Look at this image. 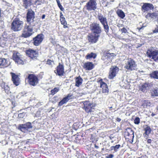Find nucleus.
<instances>
[{"label": "nucleus", "instance_id": "28", "mask_svg": "<svg viewBox=\"0 0 158 158\" xmlns=\"http://www.w3.org/2000/svg\"><path fill=\"white\" fill-rule=\"evenodd\" d=\"M116 13L118 16L121 19H123L125 16L124 12L121 10H118Z\"/></svg>", "mask_w": 158, "mask_h": 158}, {"label": "nucleus", "instance_id": "11", "mask_svg": "<svg viewBox=\"0 0 158 158\" xmlns=\"http://www.w3.org/2000/svg\"><path fill=\"white\" fill-rule=\"evenodd\" d=\"M97 5L96 0H90L87 3L85 6L88 10H94L97 8Z\"/></svg>", "mask_w": 158, "mask_h": 158}, {"label": "nucleus", "instance_id": "2", "mask_svg": "<svg viewBox=\"0 0 158 158\" xmlns=\"http://www.w3.org/2000/svg\"><path fill=\"white\" fill-rule=\"evenodd\" d=\"M23 25V22L19 18H16L13 20L11 24V29L15 31H18L22 30Z\"/></svg>", "mask_w": 158, "mask_h": 158}, {"label": "nucleus", "instance_id": "15", "mask_svg": "<svg viewBox=\"0 0 158 158\" xmlns=\"http://www.w3.org/2000/svg\"><path fill=\"white\" fill-rule=\"evenodd\" d=\"M64 66L63 64L59 63L56 69L55 70L54 72L56 75L61 76L64 75Z\"/></svg>", "mask_w": 158, "mask_h": 158}, {"label": "nucleus", "instance_id": "13", "mask_svg": "<svg viewBox=\"0 0 158 158\" xmlns=\"http://www.w3.org/2000/svg\"><path fill=\"white\" fill-rule=\"evenodd\" d=\"M119 68L116 66H112L110 68L108 78L110 79H113L119 71Z\"/></svg>", "mask_w": 158, "mask_h": 158}, {"label": "nucleus", "instance_id": "4", "mask_svg": "<svg viewBox=\"0 0 158 158\" xmlns=\"http://www.w3.org/2000/svg\"><path fill=\"white\" fill-rule=\"evenodd\" d=\"M137 67L135 62L132 59H128L125 64L124 68L128 71H133L135 70Z\"/></svg>", "mask_w": 158, "mask_h": 158}, {"label": "nucleus", "instance_id": "52", "mask_svg": "<svg viewBox=\"0 0 158 158\" xmlns=\"http://www.w3.org/2000/svg\"><path fill=\"white\" fill-rule=\"evenodd\" d=\"M6 35H2V38H1V39L4 38V40H6L7 39V38H6Z\"/></svg>", "mask_w": 158, "mask_h": 158}, {"label": "nucleus", "instance_id": "26", "mask_svg": "<svg viewBox=\"0 0 158 158\" xmlns=\"http://www.w3.org/2000/svg\"><path fill=\"white\" fill-rule=\"evenodd\" d=\"M8 61L4 58H0V66H7Z\"/></svg>", "mask_w": 158, "mask_h": 158}, {"label": "nucleus", "instance_id": "29", "mask_svg": "<svg viewBox=\"0 0 158 158\" xmlns=\"http://www.w3.org/2000/svg\"><path fill=\"white\" fill-rule=\"evenodd\" d=\"M96 55L95 53L91 52L90 54H88L86 56L85 58L87 59H89L91 58H95L96 57Z\"/></svg>", "mask_w": 158, "mask_h": 158}, {"label": "nucleus", "instance_id": "21", "mask_svg": "<svg viewBox=\"0 0 158 158\" xmlns=\"http://www.w3.org/2000/svg\"><path fill=\"white\" fill-rule=\"evenodd\" d=\"M22 6L25 9H27L32 5V0H22Z\"/></svg>", "mask_w": 158, "mask_h": 158}, {"label": "nucleus", "instance_id": "36", "mask_svg": "<svg viewBox=\"0 0 158 158\" xmlns=\"http://www.w3.org/2000/svg\"><path fill=\"white\" fill-rule=\"evenodd\" d=\"M4 89V91L6 93L9 94V93H10V87L8 86L7 85H5Z\"/></svg>", "mask_w": 158, "mask_h": 158}, {"label": "nucleus", "instance_id": "23", "mask_svg": "<svg viewBox=\"0 0 158 158\" xmlns=\"http://www.w3.org/2000/svg\"><path fill=\"white\" fill-rule=\"evenodd\" d=\"M150 86V84L148 83H145L141 85L139 87V90L143 92L146 91L147 89H148L149 87Z\"/></svg>", "mask_w": 158, "mask_h": 158}, {"label": "nucleus", "instance_id": "39", "mask_svg": "<svg viewBox=\"0 0 158 158\" xmlns=\"http://www.w3.org/2000/svg\"><path fill=\"white\" fill-rule=\"evenodd\" d=\"M65 97L67 99L68 101H69V100L73 98V95L71 94H69Z\"/></svg>", "mask_w": 158, "mask_h": 158}, {"label": "nucleus", "instance_id": "27", "mask_svg": "<svg viewBox=\"0 0 158 158\" xmlns=\"http://www.w3.org/2000/svg\"><path fill=\"white\" fill-rule=\"evenodd\" d=\"M150 75L152 78L158 79V70L152 71Z\"/></svg>", "mask_w": 158, "mask_h": 158}, {"label": "nucleus", "instance_id": "47", "mask_svg": "<svg viewBox=\"0 0 158 158\" xmlns=\"http://www.w3.org/2000/svg\"><path fill=\"white\" fill-rule=\"evenodd\" d=\"M52 62H53V61L49 59H48L47 61V64L49 65H52Z\"/></svg>", "mask_w": 158, "mask_h": 158}, {"label": "nucleus", "instance_id": "53", "mask_svg": "<svg viewBox=\"0 0 158 158\" xmlns=\"http://www.w3.org/2000/svg\"><path fill=\"white\" fill-rule=\"evenodd\" d=\"M116 120L118 122H120L121 121V119L119 118H117Z\"/></svg>", "mask_w": 158, "mask_h": 158}, {"label": "nucleus", "instance_id": "37", "mask_svg": "<svg viewBox=\"0 0 158 158\" xmlns=\"http://www.w3.org/2000/svg\"><path fill=\"white\" fill-rule=\"evenodd\" d=\"M57 3V5L60 8V10L62 11H64V9L63 8V6L61 5L60 1L59 0H56Z\"/></svg>", "mask_w": 158, "mask_h": 158}, {"label": "nucleus", "instance_id": "49", "mask_svg": "<svg viewBox=\"0 0 158 158\" xmlns=\"http://www.w3.org/2000/svg\"><path fill=\"white\" fill-rule=\"evenodd\" d=\"M124 81L123 80L121 82H120V85H121V86H124L126 84H124Z\"/></svg>", "mask_w": 158, "mask_h": 158}, {"label": "nucleus", "instance_id": "25", "mask_svg": "<svg viewBox=\"0 0 158 158\" xmlns=\"http://www.w3.org/2000/svg\"><path fill=\"white\" fill-rule=\"evenodd\" d=\"M82 81L83 79L80 76L76 77L75 79V86L79 87L82 84Z\"/></svg>", "mask_w": 158, "mask_h": 158}, {"label": "nucleus", "instance_id": "51", "mask_svg": "<svg viewBox=\"0 0 158 158\" xmlns=\"http://www.w3.org/2000/svg\"><path fill=\"white\" fill-rule=\"evenodd\" d=\"M121 40H124L125 41H126L127 42V40L128 41V40H130V39L129 38H122L121 39Z\"/></svg>", "mask_w": 158, "mask_h": 158}, {"label": "nucleus", "instance_id": "40", "mask_svg": "<svg viewBox=\"0 0 158 158\" xmlns=\"http://www.w3.org/2000/svg\"><path fill=\"white\" fill-rule=\"evenodd\" d=\"M60 21L61 23L64 26L67 24V22L65 20V18L63 19H60Z\"/></svg>", "mask_w": 158, "mask_h": 158}, {"label": "nucleus", "instance_id": "33", "mask_svg": "<svg viewBox=\"0 0 158 158\" xmlns=\"http://www.w3.org/2000/svg\"><path fill=\"white\" fill-rule=\"evenodd\" d=\"M59 88L58 87H55L51 91V94L54 95L57 93L59 91Z\"/></svg>", "mask_w": 158, "mask_h": 158}, {"label": "nucleus", "instance_id": "31", "mask_svg": "<svg viewBox=\"0 0 158 158\" xmlns=\"http://www.w3.org/2000/svg\"><path fill=\"white\" fill-rule=\"evenodd\" d=\"M68 101L65 97L59 103L58 105L60 106H62L63 104L66 103Z\"/></svg>", "mask_w": 158, "mask_h": 158}, {"label": "nucleus", "instance_id": "61", "mask_svg": "<svg viewBox=\"0 0 158 158\" xmlns=\"http://www.w3.org/2000/svg\"><path fill=\"white\" fill-rule=\"evenodd\" d=\"M155 115V114H154L153 113H152V114H151V116L152 117L154 116Z\"/></svg>", "mask_w": 158, "mask_h": 158}, {"label": "nucleus", "instance_id": "62", "mask_svg": "<svg viewBox=\"0 0 158 158\" xmlns=\"http://www.w3.org/2000/svg\"><path fill=\"white\" fill-rule=\"evenodd\" d=\"M143 27H140L139 28V30H140L141 29L143 28Z\"/></svg>", "mask_w": 158, "mask_h": 158}, {"label": "nucleus", "instance_id": "38", "mask_svg": "<svg viewBox=\"0 0 158 158\" xmlns=\"http://www.w3.org/2000/svg\"><path fill=\"white\" fill-rule=\"evenodd\" d=\"M100 86L102 89L104 88H106V87L107 86V85L106 83L102 81L100 82Z\"/></svg>", "mask_w": 158, "mask_h": 158}, {"label": "nucleus", "instance_id": "8", "mask_svg": "<svg viewBox=\"0 0 158 158\" xmlns=\"http://www.w3.org/2000/svg\"><path fill=\"white\" fill-rule=\"evenodd\" d=\"M90 26V29L93 34L100 35L102 32V27L99 23H94Z\"/></svg>", "mask_w": 158, "mask_h": 158}, {"label": "nucleus", "instance_id": "12", "mask_svg": "<svg viewBox=\"0 0 158 158\" xmlns=\"http://www.w3.org/2000/svg\"><path fill=\"white\" fill-rule=\"evenodd\" d=\"M28 82L30 85L35 86L38 83V79L37 77L33 74H29L28 77Z\"/></svg>", "mask_w": 158, "mask_h": 158}, {"label": "nucleus", "instance_id": "50", "mask_svg": "<svg viewBox=\"0 0 158 158\" xmlns=\"http://www.w3.org/2000/svg\"><path fill=\"white\" fill-rule=\"evenodd\" d=\"M60 19H62L64 18V17L63 16V15L62 12H60Z\"/></svg>", "mask_w": 158, "mask_h": 158}, {"label": "nucleus", "instance_id": "3", "mask_svg": "<svg viewBox=\"0 0 158 158\" xmlns=\"http://www.w3.org/2000/svg\"><path fill=\"white\" fill-rule=\"evenodd\" d=\"M146 54L151 60L158 62V50L152 47L148 49Z\"/></svg>", "mask_w": 158, "mask_h": 158}, {"label": "nucleus", "instance_id": "19", "mask_svg": "<svg viewBox=\"0 0 158 158\" xmlns=\"http://www.w3.org/2000/svg\"><path fill=\"white\" fill-rule=\"evenodd\" d=\"M10 74L12 77V81L14 84L16 86L18 85L20 83V78L18 76L13 73H11Z\"/></svg>", "mask_w": 158, "mask_h": 158}, {"label": "nucleus", "instance_id": "18", "mask_svg": "<svg viewBox=\"0 0 158 158\" xmlns=\"http://www.w3.org/2000/svg\"><path fill=\"white\" fill-rule=\"evenodd\" d=\"M44 38V35L43 34L37 35L33 39L34 44L35 46H38L42 42Z\"/></svg>", "mask_w": 158, "mask_h": 158}, {"label": "nucleus", "instance_id": "30", "mask_svg": "<svg viewBox=\"0 0 158 158\" xmlns=\"http://www.w3.org/2000/svg\"><path fill=\"white\" fill-rule=\"evenodd\" d=\"M148 16L150 17L152 19H155L158 16V13H149L148 14Z\"/></svg>", "mask_w": 158, "mask_h": 158}, {"label": "nucleus", "instance_id": "44", "mask_svg": "<svg viewBox=\"0 0 158 158\" xmlns=\"http://www.w3.org/2000/svg\"><path fill=\"white\" fill-rule=\"evenodd\" d=\"M121 145L120 144L116 145L114 146V151L116 152L120 147Z\"/></svg>", "mask_w": 158, "mask_h": 158}, {"label": "nucleus", "instance_id": "60", "mask_svg": "<svg viewBox=\"0 0 158 158\" xmlns=\"http://www.w3.org/2000/svg\"><path fill=\"white\" fill-rule=\"evenodd\" d=\"M94 147L97 149H98L99 148V147L96 145V144H94Z\"/></svg>", "mask_w": 158, "mask_h": 158}, {"label": "nucleus", "instance_id": "54", "mask_svg": "<svg viewBox=\"0 0 158 158\" xmlns=\"http://www.w3.org/2000/svg\"><path fill=\"white\" fill-rule=\"evenodd\" d=\"M147 142L148 143H150L152 142V140L151 139H148L147 140Z\"/></svg>", "mask_w": 158, "mask_h": 158}, {"label": "nucleus", "instance_id": "63", "mask_svg": "<svg viewBox=\"0 0 158 158\" xmlns=\"http://www.w3.org/2000/svg\"><path fill=\"white\" fill-rule=\"evenodd\" d=\"M64 26L65 28H67L68 27L67 26H66V25H65V26Z\"/></svg>", "mask_w": 158, "mask_h": 158}, {"label": "nucleus", "instance_id": "32", "mask_svg": "<svg viewBox=\"0 0 158 158\" xmlns=\"http://www.w3.org/2000/svg\"><path fill=\"white\" fill-rule=\"evenodd\" d=\"M144 130L145 131V134L147 135L149 134L151 131V130L150 127L148 126L145 128Z\"/></svg>", "mask_w": 158, "mask_h": 158}, {"label": "nucleus", "instance_id": "1", "mask_svg": "<svg viewBox=\"0 0 158 158\" xmlns=\"http://www.w3.org/2000/svg\"><path fill=\"white\" fill-rule=\"evenodd\" d=\"M38 23H33L26 24L24 27L22 36L26 38L31 36L33 34V27L34 26Z\"/></svg>", "mask_w": 158, "mask_h": 158}, {"label": "nucleus", "instance_id": "9", "mask_svg": "<svg viewBox=\"0 0 158 158\" xmlns=\"http://www.w3.org/2000/svg\"><path fill=\"white\" fill-rule=\"evenodd\" d=\"M114 54L110 53L108 52H105L102 56V59L108 64L112 61V60L113 58Z\"/></svg>", "mask_w": 158, "mask_h": 158}, {"label": "nucleus", "instance_id": "43", "mask_svg": "<svg viewBox=\"0 0 158 158\" xmlns=\"http://www.w3.org/2000/svg\"><path fill=\"white\" fill-rule=\"evenodd\" d=\"M120 30L122 33L126 34L128 33L127 30L125 27H123L122 29H121Z\"/></svg>", "mask_w": 158, "mask_h": 158}, {"label": "nucleus", "instance_id": "20", "mask_svg": "<svg viewBox=\"0 0 158 158\" xmlns=\"http://www.w3.org/2000/svg\"><path fill=\"white\" fill-rule=\"evenodd\" d=\"M142 10L145 12L153 9L154 6L152 4L146 3L143 4L142 6Z\"/></svg>", "mask_w": 158, "mask_h": 158}, {"label": "nucleus", "instance_id": "59", "mask_svg": "<svg viewBox=\"0 0 158 158\" xmlns=\"http://www.w3.org/2000/svg\"><path fill=\"white\" fill-rule=\"evenodd\" d=\"M45 17V15H43L42 16V19H44Z\"/></svg>", "mask_w": 158, "mask_h": 158}, {"label": "nucleus", "instance_id": "56", "mask_svg": "<svg viewBox=\"0 0 158 158\" xmlns=\"http://www.w3.org/2000/svg\"><path fill=\"white\" fill-rule=\"evenodd\" d=\"M114 146H112L110 147V150H114Z\"/></svg>", "mask_w": 158, "mask_h": 158}, {"label": "nucleus", "instance_id": "24", "mask_svg": "<svg viewBox=\"0 0 158 158\" xmlns=\"http://www.w3.org/2000/svg\"><path fill=\"white\" fill-rule=\"evenodd\" d=\"M94 67V64L91 62H87L85 63L83 66V67L84 69L88 70H90L92 69Z\"/></svg>", "mask_w": 158, "mask_h": 158}, {"label": "nucleus", "instance_id": "64", "mask_svg": "<svg viewBox=\"0 0 158 158\" xmlns=\"http://www.w3.org/2000/svg\"><path fill=\"white\" fill-rule=\"evenodd\" d=\"M84 2V1H81V2L82 3H83Z\"/></svg>", "mask_w": 158, "mask_h": 158}, {"label": "nucleus", "instance_id": "57", "mask_svg": "<svg viewBox=\"0 0 158 158\" xmlns=\"http://www.w3.org/2000/svg\"><path fill=\"white\" fill-rule=\"evenodd\" d=\"M54 98L55 99V101H57L58 100V97L57 96L54 97Z\"/></svg>", "mask_w": 158, "mask_h": 158}, {"label": "nucleus", "instance_id": "42", "mask_svg": "<svg viewBox=\"0 0 158 158\" xmlns=\"http://www.w3.org/2000/svg\"><path fill=\"white\" fill-rule=\"evenodd\" d=\"M109 89L108 87H106V88H104L102 89V92L103 93H108L109 91Z\"/></svg>", "mask_w": 158, "mask_h": 158}, {"label": "nucleus", "instance_id": "22", "mask_svg": "<svg viewBox=\"0 0 158 158\" xmlns=\"http://www.w3.org/2000/svg\"><path fill=\"white\" fill-rule=\"evenodd\" d=\"M125 135L128 137L131 136L132 137V139L133 140L134 137V131L131 128H127L125 132ZM132 142L133 140H132Z\"/></svg>", "mask_w": 158, "mask_h": 158}, {"label": "nucleus", "instance_id": "5", "mask_svg": "<svg viewBox=\"0 0 158 158\" xmlns=\"http://www.w3.org/2000/svg\"><path fill=\"white\" fill-rule=\"evenodd\" d=\"M35 12L32 10L29 9L27 10L26 20L28 23H37L35 20H34L35 19Z\"/></svg>", "mask_w": 158, "mask_h": 158}, {"label": "nucleus", "instance_id": "14", "mask_svg": "<svg viewBox=\"0 0 158 158\" xmlns=\"http://www.w3.org/2000/svg\"><path fill=\"white\" fill-rule=\"evenodd\" d=\"M84 105V107L85 111L89 113L93 111L94 106L92 103H91L89 101H85L83 102Z\"/></svg>", "mask_w": 158, "mask_h": 158}, {"label": "nucleus", "instance_id": "58", "mask_svg": "<svg viewBox=\"0 0 158 158\" xmlns=\"http://www.w3.org/2000/svg\"><path fill=\"white\" fill-rule=\"evenodd\" d=\"M112 135H110V136H109V138L110 139H112L113 138H114V137H113L112 136Z\"/></svg>", "mask_w": 158, "mask_h": 158}, {"label": "nucleus", "instance_id": "48", "mask_svg": "<svg viewBox=\"0 0 158 158\" xmlns=\"http://www.w3.org/2000/svg\"><path fill=\"white\" fill-rule=\"evenodd\" d=\"M114 155L112 154H110L108 156H106V158H113L114 157Z\"/></svg>", "mask_w": 158, "mask_h": 158}, {"label": "nucleus", "instance_id": "6", "mask_svg": "<svg viewBox=\"0 0 158 158\" xmlns=\"http://www.w3.org/2000/svg\"><path fill=\"white\" fill-rule=\"evenodd\" d=\"M12 58L15 62L18 64H24L22 56L17 51L13 52Z\"/></svg>", "mask_w": 158, "mask_h": 158}, {"label": "nucleus", "instance_id": "10", "mask_svg": "<svg viewBox=\"0 0 158 158\" xmlns=\"http://www.w3.org/2000/svg\"><path fill=\"white\" fill-rule=\"evenodd\" d=\"M26 53L27 55L33 60L37 59L39 56L38 53L37 51L31 49L27 50Z\"/></svg>", "mask_w": 158, "mask_h": 158}, {"label": "nucleus", "instance_id": "35", "mask_svg": "<svg viewBox=\"0 0 158 158\" xmlns=\"http://www.w3.org/2000/svg\"><path fill=\"white\" fill-rule=\"evenodd\" d=\"M6 11L8 14L11 15L13 13V10L10 7H7L6 9Z\"/></svg>", "mask_w": 158, "mask_h": 158}, {"label": "nucleus", "instance_id": "41", "mask_svg": "<svg viewBox=\"0 0 158 158\" xmlns=\"http://www.w3.org/2000/svg\"><path fill=\"white\" fill-rule=\"evenodd\" d=\"M140 122V119L138 117H136L134 120V123L135 124H138Z\"/></svg>", "mask_w": 158, "mask_h": 158}, {"label": "nucleus", "instance_id": "46", "mask_svg": "<svg viewBox=\"0 0 158 158\" xmlns=\"http://www.w3.org/2000/svg\"><path fill=\"white\" fill-rule=\"evenodd\" d=\"M153 33H158V26L156 25V27H155V29L153 31Z\"/></svg>", "mask_w": 158, "mask_h": 158}, {"label": "nucleus", "instance_id": "55", "mask_svg": "<svg viewBox=\"0 0 158 158\" xmlns=\"http://www.w3.org/2000/svg\"><path fill=\"white\" fill-rule=\"evenodd\" d=\"M117 26L119 27V28H120V27H122L123 26V25L122 24H118L117 25Z\"/></svg>", "mask_w": 158, "mask_h": 158}, {"label": "nucleus", "instance_id": "17", "mask_svg": "<svg viewBox=\"0 0 158 158\" xmlns=\"http://www.w3.org/2000/svg\"><path fill=\"white\" fill-rule=\"evenodd\" d=\"M32 128L31 124L30 122H28L24 124H19L18 129L24 132L28 129Z\"/></svg>", "mask_w": 158, "mask_h": 158}, {"label": "nucleus", "instance_id": "45", "mask_svg": "<svg viewBox=\"0 0 158 158\" xmlns=\"http://www.w3.org/2000/svg\"><path fill=\"white\" fill-rule=\"evenodd\" d=\"M25 113H20L18 114V117L20 118H23L25 115Z\"/></svg>", "mask_w": 158, "mask_h": 158}, {"label": "nucleus", "instance_id": "34", "mask_svg": "<svg viewBox=\"0 0 158 158\" xmlns=\"http://www.w3.org/2000/svg\"><path fill=\"white\" fill-rule=\"evenodd\" d=\"M151 94L153 96H158V91L157 89H155L151 93Z\"/></svg>", "mask_w": 158, "mask_h": 158}, {"label": "nucleus", "instance_id": "7", "mask_svg": "<svg viewBox=\"0 0 158 158\" xmlns=\"http://www.w3.org/2000/svg\"><path fill=\"white\" fill-rule=\"evenodd\" d=\"M98 18L101 23L103 25L105 32L107 33L108 32L109 27L107 24V21L106 18L102 15L99 14L98 15Z\"/></svg>", "mask_w": 158, "mask_h": 158}, {"label": "nucleus", "instance_id": "16", "mask_svg": "<svg viewBox=\"0 0 158 158\" xmlns=\"http://www.w3.org/2000/svg\"><path fill=\"white\" fill-rule=\"evenodd\" d=\"M100 35L92 33L87 36L88 41L92 44L96 43L98 40Z\"/></svg>", "mask_w": 158, "mask_h": 158}]
</instances>
